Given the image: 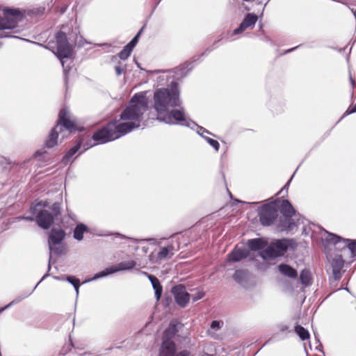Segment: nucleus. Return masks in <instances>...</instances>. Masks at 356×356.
I'll list each match as a JSON object with an SVG mask.
<instances>
[{
    "label": "nucleus",
    "instance_id": "1",
    "mask_svg": "<svg viewBox=\"0 0 356 356\" xmlns=\"http://www.w3.org/2000/svg\"><path fill=\"white\" fill-rule=\"evenodd\" d=\"M148 108V99L145 94L137 93L133 96L127 106L120 115L126 121H112L95 132L92 139L98 144H104L118 139L141 126L143 115Z\"/></svg>",
    "mask_w": 356,
    "mask_h": 356
},
{
    "label": "nucleus",
    "instance_id": "2",
    "mask_svg": "<svg viewBox=\"0 0 356 356\" xmlns=\"http://www.w3.org/2000/svg\"><path fill=\"white\" fill-rule=\"evenodd\" d=\"M181 104L180 91L176 82H172L170 88H158L154 91L153 107L159 121L168 124L191 126L192 122L187 120L185 109Z\"/></svg>",
    "mask_w": 356,
    "mask_h": 356
},
{
    "label": "nucleus",
    "instance_id": "3",
    "mask_svg": "<svg viewBox=\"0 0 356 356\" xmlns=\"http://www.w3.org/2000/svg\"><path fill=\"white\" fill-rule=\"evenodd\" d=\"M55 39L56 42H49L47 48L50 49L60 60L67 82V72L70 70V67L65 66L63 59L69 58L72 55V47L68 40L75 44L78 43L79 45H82V37L79 35L77 32L70 33L67 31V27L63 26L62 30L56 34Z\"/></svg>",
    "mask_w": 356,
    "mask_h": 356
},
{
    "label": "nucleus",
    "instance_id": "4",
    "mask_svg": "<svg viewBox=\"0 0 356 356\" xmlns=\"http://www.w3.org/2000/svg\"><path fill=\"white\" fill-rule=\"evenodd\" d=\"M4 16L0 17V38L15 37L13 33H19L23 29L19 25L24 21V15L15 9H5Z\"/></svg>",
    "mask_w": 356,
    "mask_h": 356
},
{
    "label": "nucleus",
    "instance_id": "5",
    "mask_svg": "<svg viewBox=\"0 0 356 356\" xmlns=\"http://www.w3.org/2000/svg\"><path fill=\"white\" fill-rule=\"evenodd\" d=\"M75 130L74 121L70 120L69 111L66 108L62 109L59 113V120L57 125L52 129L48 139L46 140V146L49 148L54 147L57 144L58 133L62 134V136H66V134H70Z\"/></svg>",
    "mask_w": 356,
    "mask_h": 356
},
{
    "label": "nucleus",
    "instance_id": "6",
    "mask_svg": "<svg viewBox=\"0 0 356 356\" xmlns=\"http://www.w3.org/2000/svg\"><path fill=\"white\" fill-rule=\"evenodd\" d=\"M324 232L325 234L323 236V239L329 244L333 245L336 250H340L341 252H343L344 254L350 252L352 257L356 256V241L344 239L325 230H324Z\"/></svg>",
    "mask_w": 356,
    "mask_h": 356
},
{
    "label": "nucleus",
    "instance_id": "7",
    "mask_svg": "<svg viewBox=\"0 0 356 356\" xmlns=\"http://www.w3.org/2000/svg\"><path fill=\"white\" fill-rule=\"evenodd\" d=\"M280 212L282 216L276 224L278 231H292L296 226L292 218L296 212L294 208L288 200H283L282 202Z\"/></svg>",
    "mask_w": 356,
    "mask_h": 356
},
{
    "label": "nucleus",
    "instance_id": "8",
    "mask_svg": "<svg viewBox=\"0 0 356 356\" xmlns=\"http://www.w3.org/2000/svg\"><path fill=\"white\" fill-rule=\"evenodd\" d=\"M291 245L292 240L286 238L275 240L261 251V256L265 259L283 256Z\"/></svg>",
    "mask_w": 356,
    "mask_h": 356
},
{
    "label": "nucleus",
    "instance_id": "9",
    "mask_svg": "<svg viewBox=\"0 0 356 356\" xmlns=\"http://www.w3.org/2000/svg\"><path fill=\"white\" fill-rule=\"evenodd\" d=\"M277 202H271L261 207L259 212V220L264 226H270L275 221L278 216Z\"/></svg>",
    "mask_w": 356,
    "mask_h": 356
},
{
    "label": "nucleus",
    "instance_id": "10",
    "mask_svg": "<svg viewBox=\"0 0 356 356\" xmlns=\"http://www.w3.org/2000/svg\"><path fill=\"white\" fill-rule=\"evenodd\" d=\"M65 232L61 229L54 228L51 229L48 240L50 256L52 253L59 255L63 253V248L62 246L56 247L59 245L65 237Z\"/></svg>",
    "mask_w": 356,
    "mask_h": 356
},
{
    "label": "nucleus",
    "instance_id": "11",
    "mask_svg": "<svg viewBox=\"0 0 356 356\" xmlns=\"http://www.w3.org/2000/svg\"><path fill=\"white\" fill-rule=\"evenodd\" d=\"M136 265V262L134 260L122 261L116 265H113L105 270L96 273L92 280H96L97 279L106 277L108 275L115 273L121 270H129L134 268Z\"/></svg>",
    "mask_w": 356,
    "mask_h": 356
},
{
    "label": "nucleus",
    "instance_id": "12",
    "mask_svg": "<svg viewBox=\"0 0 356 356\" xmlns=\"http://www.w3.org/2000/svg\"><path fill=\"white\" fill-rule=\"evenodd\" d=\"M176 335H163L159 348V356H175L177 346L175 341Z\"/></svg>",
    "mask_w": 356,
    "mask_h": 356
},
{
    "label": "nucleus",
    "instance_id": "13",
    "mask_svg": "<svg viewBox=\"0 0 356 356\" xmlns=\"http://www.w3.org/2000/svg\"><path fill=\"white\" fill-rule=\"evenodd\" d=\"M171 292L174 296L175 302L182 308L187 306L191 296L186 291V287L182 284H178L172 288Z\"/></svg>",
    "mask_w": 356,
    "mask_h": 356
},
{
    "label": "nucleus",
    "instance_id": "14",
    "mask_svg": "<svg viewBox=\"0 0 356 356\" xmlns=\"http://www.w3.org/2000/svg\"><path fill=\"white\" fill-rule=\"evenodd\" d=\"M343 257L345 254L343 252L337 254L330 263L332 276L336 280H339L341 277V269L344 264Z\"/></svg>",
    "mask_w": 356,
    "mask_h": 356
},
{
    "label": "nucleus",
    "instance_id": "15",
    "mask_svg": "<svg viewBox=\"0 0 356 356\" xmlns=\"http://www.w3.org/2000/svg\"><path fill=\"white\" fill-rule=\"evenodd\" d=\"M36 221L40 227L47 229L53 224L54 216L47 210H42L38 213Z\"/></svg>",
    "mask_w": 356,
    "mask_h": 356
},
{
    "label": "nucleus",
    "instance_id": "16",
    "mask_svg": "<svg viewBox=\"0 0 356 356\" xmlns=\"http://www.w3.org/2000/svg\"><path fill=\"white\" fill-rule=\"evenodd\" d=\"M257 16L254 13H249L246 15L239 27L233 31L232 34L236 35L242 33L248 28L252 29L257 21Z\"/></svg>",
    "mask_w": 356,
    "mask_h": 356
},
{
    "label": "nucleus",
    "instance_id": "17",
    "mask_svg": "<svg viewBox=\"0 0 356 356\" xmlns=\"http://www.w3.org/2000/svg\"><path fill=\"white\" fill-rule=\"evenodd\" d=\"M249 255V250L245 248H239L236 246L228 255L227 261L238 262L241 259L246 258Z\"/></svg>",
    "mask_w": 356,
    "mask_h": 356
},
{
    "label": "nucleus",
    "instance_id": "18",
    "mask_svg": "<svg viewBox=\"0 0 356 356\" xmlns=\"http://www.w3.org/2000/svg\"><path fill=\"white\" fill-rule=\"evenodd\" d=\"M280 274L289 279H296L298 277V271L291 266L286 264H280L277 266Z\"/></svg>",
    "mask_w": 356,
    "mask_h": 356
},
{
    "label": "nucleus",
    "instance_id": "19",
    "mask_svg": "<svg viewBox=\"0 0 356 356\" xmlns=\"http://www.w3.org/2000/svg\"><path fill=\"white\" fill-rule=\"evenodd\" d=\"M142 273L148 277L155 291L156 299V300H159L161 297L163 288L159 279L152 275L148 274L146 272H142Z\"/></svg>",
    "mask_w": 356,
    "mask_h": 356
},
{
    "label": "nucleus",
    "instance_id": "20",
    "mask_svg": "<svg viewBox=\"0 0 356 356\" xmlns=\"http://www.w3.org/2000/svg\"><path fill=\"white\" fill-rule=\"evenodd\" d=\"M174 254V246L172 244L168 245L166 247H163L158 252L156 260H152L153 262H157L166 259H170Z\"/></svg>",
    "mask_w": 356,
    "mask_h": 356
},
{
    "label": "nucleus",
    "instance_id": "21",
    "mask_svg": "<svg viewBox=\"0 0 356 356\" xmlns=\"http://www.w3.org/2000/svg\"><path fill=\"white\" fill-rule=\"evenodd\" d=\"M184 325L177 321V319H173L170 321L168 327L165 330L163 334H176L179 332H181Z\"/></svg>",
    "mask_w": 356,
    "mask_h": 356
},
{
    "label": "nucleus",
    "instance_id": "22",
    "mask_svg": "<svg viewBox=\"0 0 356 356\" xmlns=\"http://www.w3.org/2000/svg\"><path fill=\"white\" fill-rule=\"evenodd\" d=\"M83 141V138H79L76 141V145L72 147L63 157V162L67 163L71 157L81 148Z\"/></svg>",
    "mask_w": 356,
    "mask_h": 356
},
{
    "label": "nucleus",
    "instance_id": "23",
    "mask_svg": "<svg viewBox=\"0 0 356 356\" xmlns=\"http://www.w3.org/2000/svg\"><path fill=\"white\" fill-rule=\"evenodd\" d=\"M248 247L252 250H259L263 249L266 243L261 238L250 239L248 241Z\"/></svg>",
    "mask_w": 356,
    "mask_h": 356
},
{
    "label": "nucleus",
    "instance_id": "24",
    "mask_svg": "<svg viewBox=\"0 0 356 356\" xmlns=\"http://www.w3.org/2000/svg\"><path fill=\"white\" fill-rule=\"evenodd\" d=\"M300 280L301 284L305 286L311 285L312 279L310 271L307 269L302 270L300 274Z\"/></svg>",
    "mask_w": 356,
    "mask_h": 356
},
{
    "label": "nucleus",
    "instance_id": "25",
    "mask_svg": "<svg viewBox=\"0 0 356 356\" xmlns=\"http://www.w3.org/2000/svg\"><path fill=\"white\" fill-rule=\"evenodd\" d=\"M189 65L191 64L185 63L175 69V74L177 79L186 76L188 72L191 70L192 67H189Z\"/></svg>",
    "mask_w": 356,
    "mask_h": 356
},
{
    "label": "nucleus",
    "instance_id": "26",
    "mask_svg": "<svg viewBox=\"0 0 356 356\" xmlns=\"http://www.w3.org/2000/svg\"><path fill=\"white\" fill-rule=\"evenodd\" d=\"M87 230L88 227L83 224L76 225L74 230V238L78 241L82 240L83 234L87 232Z\"/></svg>",
    "mask_w": 356,
    "mask_h": 356
},
{
    "label": "nucleus",
    "instance_id": "27",
    "mask_svg": "<svg viewBox=\"0 0 356 356\" xmlns=\"http://www.w3.org/2000/svg\"><path fill=\"white\" fill-rule=\"evenodd\" d=\"M187 120L191 121L192 122L191 124V126H188V127H191V129H194L195 127H196L197 129V133L199 135H200L202 138H203V136H205L204 135V134L212 135V134L210 131H209L207 129H206L205 128H204L202 127L198 126L195 122H194L193 120L189 119L188 117H187Z\"/></svg>",
    "mask_w": 356,
    "mask_h": 356
},
{
    "label": "nucleus",
    "instance_id": "28",
    "mask_svg": "<svg viewBox=\"0 0 356 356\" xmlns=\"http://www.w3.org/2000/svg\"><path fill=\"white\" fill-rule=\"evenodd\" d=\"M234 280L238 282L242 283L246 277V272L243 270H236L234 274Z\"/></svg>",
    "mask_w": 356,
    "mask_h": 356
},
{
    "label": "nucleus",
    "instance_id": "29",
    "mask_svg": "<svg viewBox=\"0 0 356 356\" xmlns=\"http://www.w3.org/2000/svg\"><path fill=\"white\" fill-rule=\"evenodd\" d=\"M133 49L129 47L127 44L124 47V49L119 53V57L122 59H127L131 54Z\"/></svg>",
    "mask_w": 356,
    "mask_h": 356
},
{
    "label": "nucleus",
    "instance_id": "30",
    "mask_svg": "<svg viewBox=\"0 0 356 356\" xmlns=\"http://www.w3.org/2000/svg\"><path fill=\"white\" fill-rule=\"evenodd\" d=\"M12 163L4 156H0V166L3 169L8 170L11 169Z\"/></svg>",
    "mask_w": 356,
    "mask_h": 356
},
{
    "label": "nucleus",
    "instance_id": "31",
    "mask_svg": "<svg viewBox=\"0 0 356 356\" xmlns=\"http://www.w3.org/2000/svg\"><path fill=\"white\" fill-rule=\"evenodd\" d=\"M203 138H204V140L211 146L214 148V149L216 151H218L219 150V148H220V144L219 143L214 140V139H212L209 137H207V136H203Z\"/></svg>",
    "mask_w": 356,
    "mask_h": 356
},
{
    "label": "nucleus",
    "instance_id": "32",
    "mask_svg": "<svg viewBox=\"0 0 356 356\" xmlns=\"http://www.w3.org/2000/svg\"><path fill=\"white\" fill-rule=\"evenodd\" d=\"M66 280L72 284L74 287L76 285H80L79 280L74 276H68Z\"/></svg>",
    "mask_w": 356,
    "mask_h": 356
},
{
    "label": "nucleus",
    "instance_id": "33",
    "mask_svg": "<svg viewBox=\"0 0 356 356\" xmlns=\"http://www.w3.org/2000/svg\"><path fill=\"white\" fill-rule=\"evenodd\" d=\"M142 31V29L138 33V34L129 42L127 45L130 47L131 49H134V47L136 45L138 42V39L139 37V35L140 34V32Z\"/></svg>",
    "mask_w": 356,
    "mask_h": 356
},
{
    "label": "nucleus",
    "instance_id": "34",
    "mask_svg": "<svg viewBox=\"0 0 356 356\" xmlns=\"http://www.w3.org/2000/svg\"><path fill=\"white\" fill-rule=\"evenodd\" d=\"M60 207L58 203H54L51 206V210L54 213V216H57L60 213Z\"/></svg>",
    "mask_w": 356,
    "mask_h": 356
},
{
    "label": "nucleus",
    "instance_id": "35",
    "mask_svg": "<svg viewBox=\"0 0 356 356\" xmlns=\"http://www.w3.org/2000/svg\"><path fill=\"white\" fill-rule=\"evenodd\" d=\"M295 332H296V334H309V331L307 330L306 329H305L301 325H296L295 327Z\"/></svg>",
    "mask_w": 356,
    "mask_h": 356
},
{
    "label": "nucleus",
    "instance_id": "36",
    "mask_svg": "<svg viewBox=\"0 0 356 356\" xmlns=\"http://www.w3.org/2000/svg\"><path fill=\"white\" fill-rule=\"evenodd\" d=\"M355 112H356V104H355V106L353 108H348L346 110V111L343 113V115H342V117L340 118L339 120H341V119H343L346 116H347V115H350L351 113H353Z\"/></svg>",
    "mask_w": 356,
    "mask_h": 356
},
{
    "label": "nucleus",
    "instance_id": "37",
    "mask_svg": "<svg viewBox=\"0 0 356 356\" xmlns=\"http://www.w3.org/2000/svg\"><path fill=\"white\" fill-rule=\"evenodd\" d=\"M223 323L218 321H213L211 324V328L213 330H217L220 327Z\"/></svg>",
    "mask_w": 356,
    "mask_h": 356
},
{
    "label": "nucleus",
    "instance_id": "38",
    "mask_svg": "<svg viewBox=\"0 0 356 356\" xmlns=\"http://www.w3.org/2000/svg\"><path fill=\"white\" fill-rule=\"evenodd\" d=\"M204 292L199 291V292L197 293V294L195 296H194L193 297V302H196V301L202 299L204 297Z\"/></svg>",
    "mask_w": 356,
    "mask_h": 356
},
{
    "label": "nucleus",
    "instance_id": "39",
    "mask_svg": "<svg viewBox=\"0 0 356 356\" xmlns=\"http://www.w3.org/2000/svg\"><path fill=\"white\" fill-rule=\"evenodd\" d=\"M175 356H192L190 351L187 350H184L179 352L177 354L175 355Z\"/></svg>",
    "mask_w": 356,
    "mask_h": 356
},
{
    "label": "nucleus",
    "instance_id": "40",
    "mask_svg": "<svg viewBox=\"0 0 356 356\" xmlns=\"http://www.w3.org/2000/svg\"><path fill=\"white\" fill-rule=\"evenodd\" d=\"M14 219L17 220V221H19L20 220H22V219L28 220V221H33L34 220V218L31 217V216H28V217L19 216V217H17V218H15Z\"/></svg>",
    "mask_w": 356,
    "mask_h": 356
},
{
    "label": "nucleus",
    "instance_id": "41",
    "mask_svg": "<svg viewBox=\"0 0 356 356\" xmlns=\"http://www.w3.org/2000/svg\"><path fill=\"white\" fill-rule=\"evenodd\" d=\"M115 70L118 76H120L123 72V70L119 65L115 66Z\"/></svg>",
    "mask_w": 356,
    "mask_h": 356
},
{
    "label": "nucleus",
    "instance_id": "42",
    "mask_svg": "<svg viewBox=\"0 0 356 356\" xmlns=\"http://www.w3.org/2000/svg\"><path fill=\"white\" fill-rule=\"evenodd\" d=\"M48 206V204L46 201L43 202V201H41L40 202H38L36 205V207H46Z\"/></svg>",
    "mask_w": 356,
    "mask_h": 356
},
{
    "label": "nucleus",
    "instance_id": "43",
    "mask_svg": "<svg viewBox=\"0 0 356 356\" xmlns=\"http://www.w3.org/2000/svg\"><path fill=\"white\" fill-rule=\"evenodd\" d=\"M14 304V301L11 302L10 303H9L8 305H7L6 307H2V308H0V314L1 312H3L5 309H8V307H10L12 305Z\"/></svg>",
    "mask_w": 356,
    "mask_h": 356
},
{
    "label": "nucleus",
    "instance_id": "44",
    "mask_svg": "<svg viewBox=\"0 0 356 356\" xmlns=\"http://www.w3.org/2000/svg\"><path fill=\"white\" fill-rule=\"evenodd\" d=\"M118 236H120L122 238H128L132 241H135V242H137L138 240L135 239V238H128L124 235H121V234H117Z\"/></svg>",
    "mask_w": 356,
    "mask_h": 356
},
{
    "label": "nucleus",
    "instance_id": "45",
    "mask_svg": "<svg viewBox=\"0 0 356 356\" xmlns=\"http://www.w3.org/2000/svg\"><path fill=\"white\" fill-rule=\"evenodd\" d=\"M302 341H306L309 339L310 335H299Z\"/></svg>",
    "mask_w": 356,
    "mask_h": 356
},
{
    "label": "nucleus",
    "instance_id": "46",
    "mask_svg": "<svg viewBox=\"0 0 356 356\" xmlns=\"http://www.w3.org/2000/svg\"><path fill=\"white\" fill-rule=\"evenodd\" d=\"M79 286H80V285H76V286H74V289H75V290H76V294H78V293H79Z\"/></svg>",
    "mask_w": 356,
    "mask_h": 356
},
{
    "label": "nucleus",
    "instance_id": "47",
    "mask_svg": "<svg viewBox=\"0 0 356 356\" xmlns=\"http://www.w3.org/2000/svg\"><path fill=\"white\" fill-rule=\"evenodd\" d=\"M200 356H214V355H209L208 353H203L202 355H201Z\"/></svg>",
    "mask_w": 356,
    "mask_h": 356
},
{
    "label": "nucleus",
    "instance_id": "48",
    "mask_svg": "<svg viewBox=\"0 0 356 356\" xmlns=\"http://www.w3.org/2000/svg\"><path fill=\"white\" fill-rule=\"evenodd\" d=\"M296 48V47H295V48H292V49H288V50H286V52H285V53H289V52L292 51L293 49H295Z\"/></svg>",
    "mask_w": 356,
    "mask_h": 356
},
{
    "label": "nucleus",
    "instance_id": "49",
    "mask_svg": "<svg viewBox=\"0 0 356 356\" xmlns=\"http://www.w3.org/2000/svg\"><path fill=\"white\" fill-rule=\"evenodd\" d=\"M154 238H148V239H143V241H154Z\"/></svg>",
    "mask_w": 356,
    "mask_h": 356
},
{
    "label": "nucleus",
    "instance_id": "50",
    "mask_svg": "<svg viewBox=\"0 0 356 356\" xmlns=\"http://www.w3.org/2000/svg\"><path fill=\"white\" fill-rule=\"evenodd\" d=\"M290 181H291V180H289V181H288V183H287L286 185H284V188H282V190H283V189H285V188L287 187V186L289 185V184Z\"/></svg>",
    "mask_w": 356,
    "mask_h": 356
},
{
    "label": "nucleus",
    "instance_id": "51",
    "mask_svg": "<svg viewBox=\"0 0 356 356\" xmlns=\"http://www.w3.org/2000/svg\"><path fill=\"white\" fill-rule=\"evenodd\" d=\"M93 145H90V146H87L86 147L84 148V150H86L87 149H88L89 147H92Z\"/></svg>",
    "mask_w": 356,
    "mask_h": 356
},
{
    "label": "nucleus",
    "instance_id": "52",
    "mask_svg": "<svg viewBox=\"0 0 356 356\" xmlns=\"http://www.w3.org/2000/svg\"><path fill=\"white\" fill-rule=\"evenodd\" d=\"M350 81H351L352 84H354V80L352 79V77H350Z\"/></svg>",
    "mask_w": 356,
    "mask_h": 356
},
{
    "label": "nucleus",
    "instance_id": "53",
    "mask_svg": "<svg viewBox=\"0 0 356 356\" xmlns=\"http://www.w3.org/2000/svg\"><path fill=\"white\" fill-rule=\"evenodd\" d=\"M46 276H47V275H44V276L42 277V278L41 279V280L40 281V282H42V280L43 279H44V277H45Z\"/></svg>",
    "mask_w": 356,
    "mask_h": 356
}]
</instances>
